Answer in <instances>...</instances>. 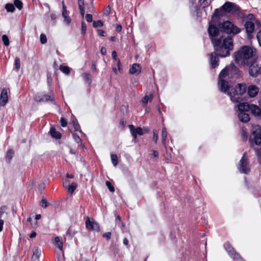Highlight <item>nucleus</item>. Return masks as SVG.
I'll return each mask as SVG.
<instances>
[{
  "instance_id": "obj_1",
  "label": "nucleus",
  "mask_w": 261,
  "mask_h": 261,
  "mask_svg": "<svg viewBox=\"0 0 261 261\" xmlns=\"http://www.w3.org/2000/svg\"><path fill=\"white\" fill-rule=\"evenodd\" d=\"M230 68L234 71L235 73H238V69L233 65L223 69L219 76V89L223 93H227L232 101L240 102L242 100V96L246 91L247 86L245 84H238L234 89H230V87L227 80L228 79Z\"/></svg>"
},
{
  "instance_id": "obj_2",
  "label": "nucleus",
  "mask_w": 261,
  "mask_h": 261,
  "mask_svg": "<svg viewBox=\"0 0 261 261\" xmlns=\"http://www.w3.org/2000/svg\"><path fill=\"white\" fill-rule=\"evenodd\" d=\"M220 31L216 28L212 22L210 23L208 32L212 38L213 44L215 50L218 55L222 57H226L230 54V50L233 48V41L231 37L224 38L221 37L219 38L216 37L220 33Z\"/></svg>"
},
{
  "instance_id": "obj_3",
  "label": "nucleus",
  "mask_w": 261,
  "mask_h": 261,
  "mask_svg": "<svg viewBox=\"0 0 261 261\" xmlns=\"http://www.w3.org/2000/svg\"><path fill=\"white\" fill-rule=\"evenodd\" d=\"M256 54L255 48L249 46H244L233 54L236 62L240 65H248Z\"/></svg>"
},
{
  "instance_id": "obj_4",
  "label": "nucleus",
  "mask_w": 261,
  "mask_h": 261,
  "mask_svg": "<svg viewBox=\"0 0 261 261\" xmlns=\"http://www.w3.org/2000/svg\"><path fill=\"white\" fill-rule=\"evenodd\" d=\"M239 7L232 3L227 2L221 8L215 10L214 16L220 17L223 16L225 13L234 14L239 11Z\"/></svg>"
},
{
  "instance_id": "obj_5",
  "label": "nucleus",
  "mask_w": 261,
  "mask_h": 261,
  "mask_svg": "<svg viewBox=\"0 0 261 261\" xmlns=\"http://www.w3.org/2000/svg\"><path fill=\"white\" fill-rule=\"evenodd\" d=\"M251 130L249 138L250 143H254L257 145H261V127L258 125H253Z\"/></svg>"
},
{
  "instance_id": "obj_6",
  "label": "nucleus",
  "mask_w": 261,
  "mask_h": 261,
  "mask_svg": "<svg viewBox=\"0 0 261 261\" xmlns=\"http://www.w3.org/2000/svg\"><path fill=\"white\" fill-rule=\"evenodd\" d=\"M220 31H223L227 34H232L233 35L238 34L240 32V29L229 21H226L220 24Z\"/></svg>"
},
{
  "instance_id": "obj_7",
  "label": "nucleus",
  "mask_w": 261,
  "mask_h": 261,
  "mask_svg": "<svg viewBox=\"0 0 261 261\" xmlns=\"http://www.w3.org/2000/svg\"><path fill=\"white\" fill-rule=\"evenodd\" d=\"M238 170L244 174H248L250 171V167L246 153L243 154L238 166Z\"/></svg>"
},
{
  "instance_id": "obj_8",
  "label": "nucleus",
  "mask_w": 261,
  "mask_h": 261,
  "mask_svg": "<svg viewBox=\"0 0 261 261\" xmlns=\"http://www.w3.org/2000/svg\"><path fill=\"white\" fill-rule=\"evenodd\" d=\"M224 248L229 254V256H230L231 257L237 259H240L241 258L240 255L236 252V251L229 243H225L224 244Z\"/></svg>"
},
{
  "instance_id": "obj_9",
  "label": "nucleus",
  "mask_w": 261,
  "mask_h": 261,
  "mask_svg": "<svg viewBox=\"0 0 261 261\" xmlns=\"http://www.w3.org/2000/svg\"><path fill=\"white\" fill-rule=\"evenodd\" d=\"M85 224L86 228L89 230H94L96 231H99L100 228L99 224L93 220L91 221L89 218H87Z\"/></svg>"
},
{
  "instance_id": "obj_10",
  "label": "nucleus",
  "mask_w": 261,
  "mask_h": 261,
  "mask_svg": "<svg viewBox=\"0 0 261 261\" xmlns=\"http://www.w3.org/2000/svg\"><path fill=\"white\" fill-rule=\"evenodd\" d=\"M259 68L258 65L253 62L249 67V74L251 76L256 77L259 75Z\"/></svg>"
},
{
  "instance_id": "obj_11",
  "label": "nucleus",
  "mask_w": 261,
  "mask_h": 261,
  "mask_svg": "<svg viewBox=\"0 0 261 261\" xmlns=\"http://www.w3.org/2000/svg\"><path fill=\"white\" fill-rule=\"evenodd\" d=\"M210 63L212 68H215L219 65V58L216 53H212L209 55Z\"/></svg>"
},
{
  "instance_id": "obj_12",
  "label": "nucleus",
  "mask_w": 261,
  "mask_h": 261,
  "mask_svg": "<svg viewBox=\"0 0 261 261\" xmlns=\"http://www.w3.org/2000/svg\"><path fill=\"white\" fill-rule=\"evenodd\" d=\"M8 92L6 89L3 88L0 95V105L4 106L8 101Z\"/></svg>"
},
{
  "instance_id": "obj_13",
  "label": "nucleus",
  "mask_w": 261,
  "mask_h": 261,
  "mask_svg": "<svg viewBox=\"0 0 261 261\" xmlns=\"http://www.w3.org/2000/svg\"><path fill=\"white\" fill-rule=\"evenodd\" d=\"M250 104L247 102H241L237 105L238 112H247L250 110Z\"/></svg>"
},
{
  "instance_id": "obj_14",
  "label": "nucleus",
  "mask_w": 261,
  "mask_h": 261,
  "mask_svg": "<svg viewBox=\"0 0 261 261\" xmlns=\"http://www.w3.org/2000/svg\"><path fill=\"white\" fill-rule=\"evenodd\" d=\"M129 128L130 131L132 133V135L133 136V137L135 138H137L138 135H143V130L141 127H137V128H135V127L134 126V125H129Z\"/></svg>"
},
{
  "instance_id": "obj_15",
  "label": "nucleus",
  "mask_w": 261,
  "mask_h": 261,
  "mask_svg": "<svg viewBox=\"0 0 261 261\" xmlns=\"http://www.w3.org/2000/svg\"><path fill=\"white\" fill-rule=\"evenodd\" d=\"M249 111L255 116L259 117L261 115V109L256 105L250 104Z\"/></svg>"
},
{
  "instance_id": "obj_16",
  "label": "nucleus",
  "mask_w": 261,
  "mask_h": 261,
  "mask_svg": "<svg viewBox=\"0 0 261 261\" xmlns=\"http://www.w3.org/2000/svg\"><path fill=\"white\" fill-rule=\"evenodd\" d=\"M141 71V67L139 64L134 63L132 65L131 68L129 70L130 74H139Z\"/></svg>"
},
{
  "instance_id": "obj_17",
  "label": "nucleus",
  "mask_w": 261,
  "mask_h": 261,
  "mask_svg": "<svg viewBox=\"0 0 261 261\" xmlns=\"http://www.w3.org/2000/svg\"><path fill=\"white\" fill-rule=\"evenodd\" d=\"M153 94L151 93L149 95L146 94L141 100L140 102L142 103V106H147L148 103L151 102L153 99Z\"/></svg>"
},
{
  "instance_id": "obj_18",
  "label": "nucleus",
  "mask_w": 261,
  "mask_h": 261,
  "mask_svg": "<svg viewBox=\"0 0 261 261\" xmlns=\"http://www.w3.org/2000/svg\"><path fill=\"white\" fill-rule=\"evenodd\" d=\"M41 253V251L38 247L34 248L33 250V255L32 258L33 261H38L40 256Z\"/></svg>"
},
{
  "instance_id": "obj_19",
  "label": "nucleus",
  "mask_w": 261,
  "mask_h": 261,
  "mask_svg": "<svg viewBox=\"0 0 261 261\" xmlns=\"http://www.w3.org/2000/svg\"><path fill=\"white\" fill-rule=\"evenodd\" d=\"M238 118L243 122H248L250 120L249 115L246 112H238Z\"/></svg>"
},
{
  "instance_id": "obj_20",
  "label": "nucleus",
  "mask_w": 261,
  "mask_h": 261,
  "mask_svg": "<svg viewBox=\"0 0 261 261\" xmlns=\"http://www.w3.org/2000/svg\"><path fill=\"white\" fill-rule=\"evenodd\" d=\"M258 92V89L257 87L251 85L248 87V93L250 97H255Z\"/></svg>"
},
{
  "instance_id": "obj_21",
  "label": "nucleus",
  "mask_w": 261,
  "mask_h": 261,
  "mask_svg": "<svg viewBox=\"0 0 261 261\" xmlns=\"http://www.w3.org/2000/svg\"><path fill=\"white\" fill-rule=\"evenodd\" d=\"M245 28L246 32L249 34H251L254 30V24L253 22L250 21H247L245 23Z\"/></svg>"
},
{
  "instance_id": "obj_22",
  "label": "nucleus",
  "mask_w": 261,
  "mask_h": 261,
  "mask_svg": "<svg viewBox=\"0 0 261 261\" xmlns=\"http://www.w3.org/2000/svg\"><path fill=\"white\" fill-rule=\"evenodd\" d=\"M35 100L38 101L53 100L54 97L51 95H47L46 94L43 95L41 97L39 95H36L35 97Z\"/></svg>"
},
{
  "instance_id": "obj_23",
  "label": "nucleus",
  "mask_w": 261,
  "mask_h": 261,
  "mask_svg": "<svg viewBox=\"0 0 261 261\" xmlns=\"http://www.w3.org/2000/svg\"><path fill=\"white\" fill-rule=\"evenodd\" d=\"M84 81L88 84L90 85L92 83V76L89 72L84 73L82 75Z\"/></svg>"
},
{
  "instance_id": "obj_24",
  "label": "nucleus",
  "mask_w": 261,
  "mask_h": 261,
  "mask_svg": "<svg viewBox=\"0 0 261 261\" xmlns=\"http://www.w3.org/2000/svg\"><path fill=\"white\" fill-rule=\"evenodd\" d=\"M50 133L53 138L57 139H60L61 137V134L59 132L57 131L55 128L53 127L50 129Z\"/></svg>"
},
{
  "instance_id": "obj_25",
  "label": "nucleus",
  "mask_w": 261,
  "mask_h": 261,
  "mask_svg": "<svg viewBox=\"0 0 261 261\" xmlns=\"http://www.w3.org/2000/svg\"><path fill=\"white\" fill-rule=\"evenodd\" d=\"M167 137V132L165 127L162 129V143L165 147H166V140Z\"/></svg>"
},
{
  "instance_id": "obj_26",
  "label": "nucleus",
  "mask_w": 261,
  "mask_h": 261,
  "mask_svg": "<svg viewBox=\"0 0 261 261\" xmlns=\"http://www.w3.org/2000/svg\"><path fill=\"white\" fill-rule=\"evenodd\" d=\"M77 187V185L75 182H72L66 188L69 193L72 194Z\"/></svg>"
},
{
  "instance_id": "obj_27",
  "label": "nucleus",
  "mask_w": 261,
  "mask_h": 261,
  "mask_svg": "<svg viewBox=\"0 0 261 261\" xmlns=\"http://www.w3.org/2000/svg\"><path fill=\"white\" fill-rule=\"evenodd\" d=\"M5 8L8 12H13L15 11V7L13 4L11 3L6 4Z\"/></svg>"
},
{
  "instance_id": "obj_28",
  "label": "nucleus",
  "mask_w": 261,
  "mask_h": 261,
  "mask_svg": "<svg viewBox=\"0 0 261 261\" xmlns=\"http://www.w3.org/2000/svg\"><path fill=\"white\" fill-rule=\"evenodd\" d=\"M13 154L14 151L12 150L9 149L8 150L6 155V159L7 162L9 163L10 162L11 160L13 158Z\"/></svg>"
},
{
  "instance_id": "obj_29",
  "label": "nucleus",
  "mask_w": 261,
  "mask_h": 261,
  "mask_svg": "<svg viewBox=\"0 0 261 261\" xmlns=\"http://www.w3.org/2000/svg\"><path fill=\"white\" fill-rule=\"evenodd\" d=\"M55 243L58 246V248L61 250H62L63 249V243L60 240L59 237H56L54 239Z\"/></svg>"
},
{
  "instance_id": "obj_30",
  "label": "nucleus",
  "mask_w": 261,
  "mask_h": 261,
  "mask_svg": "<svg viewBox=\"0 0 261 261\" xmlns=\"http://www.w3.org/2000/svg\"><path fill=\"white\" fill-rule=\"evenodd\" d=\"M60 70L66 74H69L70 72V68L67 66H60Z\"/></svg>"
},
{
  "instance_id": "obj_31",
  "label": "nucleus",
  "mask_w": 261,
  "mask_h": 261,
  "mask_svg": "<svg viewBox=\"0 0 261 261\" xmlns=\"http://www.w3.org/2000/svg\"><path fill=\"white\" fill-rule=\"evenodd\" d=\"M14 69L18 71L20 67V60L18 57H16L15 59V63H14Z\"/></svg>"
},
{
  "instance_id": "obj_32",
  "label": "nucleus",
  "mask_w": 261,
  "mask_h": 261,
  "mask_svg": "<svg viewBox=\"0 0 261 261\" xmlns=\"http://www.w3.org/2000/svg\"><path fill=\"white\" fill-rule=\"evenodd\" d=\"M62 16L64 18V21L69 24L71 22V19L67 14V12H62Z\"/></svg>"
},
{
  "instance_id": "obj_33",
  "label": "nucleus",
  "mask_w": 261,
  "mask_h": 261,
  "mask_svg": "<svg viewBox=\"0 0 261 261\" xmlns=\"http://www.w3.org/2000/svg\"><path fill=\"white\" fill-rule=\"evenodd\" d=\"M76 233V231H75L74 229H73L72 227H70L67 232H66V234L67 236H69L71 237H73L75 233Z\"/></svg>"
},
{
  "instance_id": "obj_34",
  "label": "nucleus",
  "mask_w": 261,
  "mask_h": 261,
  "mask_svg": "<svg viewBox=\"0 0 261 261\" xmlns=\"http://www.w3.org/2000/svg\"><path fill=\"white\" fill-rule=\"evenodd\" d=\"M14 4L15 7L19 10L22 8V3L19 0H14Z\"/></svg>"
},
{
  "instance_id": "obj_35",
  "label": "nucleus",
  "mask_w": 261,
  "mask_h": 261,
  "mask_svg": "<svg viewBox=\"0 0 261 261\" xmlns=\"http://www.w3.org/2000/svg\"><path fill=\"white\" fill-rule=\"evenodd\" d=\"M2 41L3 42L5 46H9V43H10L9 40L8 36L6 35H3L2 36Z\"/></svg>"
},
{
  "instance_id": "obj_36",
  "label": "nucleus",
  "mask_w": 261,
  "mask_h": 261,
  "mask_svg": "<svg viewBox=\"0 0 261 261\" xmlns=\"http://www.w3.org/2000/svg\"><path fill=\"white\" fill-rule=\"evenodd\" d=\"M111 160L112 162V163L114 166H116L118 164V159L117 156L116 154H111Z\"/></svg>"
},
{
  "instance_id": "obj_37",
  "label": "nucleus",
  "mask_w": 261,
  "mask_h": 261,
  "mask_svg": "<svg viewBox=\"0 0 261 261\" xmlns=\"http://www.w3.org/2000/svg\"><path fill=\"white\" fill-rule=\"evenodd\" d=\"M73 126L76 131H80V132H82L80 129V125L77 122L76 120L72 121Z\"/></svg>"
},
{
  "instance_id": "obj_38",
  "label": "nucleus",
  "mask_w": 261,
  "mask_h": 261,
  "mask_svg": "<svg viewBox=\"0 0 261 261\" xmlns=\"http://www.w3.org/2000/svg\"><path fill=\"white\" fill-rule=\"evenodd\" d=\"M93 25L94 28H97L99 27H102L103 25V22L101 20L94 21L93 22Z\"/></svg>"
},
{
  "instance_id": "obj_39",
  "label": "nucleus",
  "mask_w": 261,
  "mask_h": 261,
  "mask_svg": "<svg viewBox=\"0 0 261 261\" xmlns=\"http://www.w3.org/2000/svg\"><path fill=\"white\" fill-rule=\"evenodd\" d=\"M255 153L258 158V161L261 164V149H255Z\"/></svg>"
},
{
  "instance_id": "obj_40",
  "label": "nucleus",
  "mask_w": 261,
  "mask_h": 261,
  "mask_svg": "<svg viewBox=\"0 0 261 261\" xmlns=\"http://www.w3.org/2000/svg\"><path fill=\"white\" fill-rule=\"evenodd\" d=\"M40 42L42 44H45L47 42V38L45 35L41 34L40 36Z\"/></svg>"
},
{
  "instance_id": "obj_41",
  "label": "nucleus",
  "mask_w": 261,
  "mask_h": 261,
  "mask_svg": "<svg viewBox=\"0 0 261 261\" xmlns=\"http://www.w3.org/2000/svg\"><path fill=\"white\" fill-rule=\"evenodd\" d=\"M106 185L111 192H114V187L113 186H112L111 183L109 181H107L106 182Z\"/></svg>"
},
{
  "instance_id": "obj_42",
  "label": "nucleus",
  "mask_w": 261,
  "mask_h": 261,
  "mask_svg": "<svg viewBox=\"0 0 261 261\" xmlns=\"http://www.w3.org/2000/svg\"><path fill=\"white\" fill-rule=\"evenodd\" d=\"M241 136L243 140H246L247 139V133L246 129L242 128L241 130Z\"/></svg>"
},
{
  "instance_id": "obj_43",
  "label": "nucleus",
  "mask_w": 261,
  "mask_h": 261,
  "mask_svg": "<svg viewBox=\"0 0 261 261\" xmlns=\"http://www.w3.org/2000/svg\"><path fill=\"white\" fill-rule=\"evenodd\" d=\"M212 2V0H200L201 4L203 7L207 6Z\"/></svg>"
},
{
  "instance_id": "obj_44",
  "label": "nucleus",
  "mask_w": 261,
  "mask_h": 261,
  "mask_svg": "<svg viewBox=\"0 0 261 261\" xmlns=\"http://www.w3.org/2000/svg\"><path fill=\"white\" fill-rule=\"evenodd\" d=\"M72 136L76 142L80 143L81 142L80 137L76 134L72 133Z\"/></svg>"
},
{
  "instance_id": "obj_45",
  "label": "nucleus",
  "mask_w": 261,
  "mask_h": 261,
  "mask_svg": "<svg viewBox=\"0 0 261 261\" xmlns=\"http://www.w3.org/2000/svg\"><path fill=\"white\" fill-rule=\"evenodd\" d=\"M87 26L85 22L82 21V33L83 35H85L86 33Z\"/></svg>"
},
{
  "instance_id": "obj_46",
  "label": "nucleus",
  "mask_w": 261,
  "mask_h": 261,
  "mask_svg": "<svg viewBox=\"0 0 261 261\" xmlns=\"http://www.w3.org/2000/svg\"><path fill=\"white\" fill-rule=\"evenodd\" d=\"M40 205L41 206L46 208L48 206V203L46 200L44 198H43L41 201Z\"/></svg>"
},
{
  "instance_id": "obj_47",
  "label": "nucleus",
  "mask_w": 261,
  "mask_h": 261,
  "mask_svg": "<svg viewBox=\"0 0 261 261\" xmlns=\"http://www.w3.org/2000/svg\"><path fill=\"white\" fill-rule=\"evenodd\" d=\"M78 5H79V9L85 8L84 0H78Z\"/></svg>"
},
{
  "instance_id": "obj_48",
  "label": "nucleus",
  "mask_w": 261,
  "mask_h": 261,
  "mask_svg": "<svg viewBox=\"0 0 261 261\" xmlns=\"http://www.w3.org/2000/svg\"><path fill=\"white\" fill-rule=\"evenodd\" d=\"M60 122H61V126L63 127H65L67 125V121L63 117L61 118Z\"/></svg>"
},
{
  "instance_id": "obj_49",
  "label": "nucleus",
  "mask_w": 261,
  "mask_h": 261,
  "mask_svg": "<svg viewBox=\"0 0 261 261\" xmlns=\"http://www.w3.org/2000/svg\"><path fill=\"white\" fill-rule=\"evenodd\" d=\"M111 233L110 232H108L106 233H105L103 234V237L106 238L107 240H109L111 239Z\"/></svg>"
},
{
  "instance_id": "obj_50",
  "label": "nucleus",
  "mask_w": 261,
  "mask_h": 261,
  "mask_svg": "<svg viewBox=\"0 0 261 261\" xmlns=\"http://www.w3.org/2000/svg\"><path fill=\"white\" fill-rule=\"evenodd\" d=\"M86 19L88 22H92V16L91 14H87L86 15Z\"/></svg>"
},
{
  "instance_id": "obj_51",
  "label": "nucleus",
  "mask_w": 261,
  "mask_h": 261,
  "mask_svg": "<svg viewBox=\"0 0 261 261\" xmlns=\"http://www.w3.org/2000/svg\"><path fill=\"white\" fill-rule=\"evenodd\" d=\"M63 185L64 187L66 189L70 185V184L68 179H65L63 181Z\"/></svg>"
},
{
  "instance_id": "obj_52",
  "label": "nucleus",
  "mask_w": 261,
  "mask_h": 261,
  "mask_svg": "<svg viewBox=\"0 0 261 261\" xmlns=\"http://www.w3.org/2000/svg\"><path fill=\"white\" fill-rule=\"evenodd\" d=\"M257 39L259 45L261 47V31H259L257 34Z\"/></svg>"
},
{
  "instance_id": "obj_53",
  "label": "nucleus",
  "mask_w": 261,
  "mask_h": 261,
  "mask_svg": "<svg viewBox=\"0 0 261 261\" xmlns=\"http://www.w3.org/2000/svg\"><path fill=\"white\" fill-rule=\"evenodd\" d=\"M153 139L155 142V143L157 142V140L158 139V135L155 131L153 132Z\"/></svg>"
},
{
  "instance_id": "obj_54",
  "label": "nucleus",
  "mask_w": 261,
  "mask_h": 261,
  "mask_svg": "<svg viewBox=\"0 0 261 261\" xmlns=\"http://www.w3.org/2000/svg\"><path fill=\"white\" fill-rule=\"evenodd\" d=\"M97 33L100 36H106V32L102 30H98Z\"/></svg>"
},
{
  "instance_id": "obj_55",
  "label": "nucleus",
  "mask_w": 261,
  "mask_h": 261,
  "mask_svg": "<svg viewBox=\"0 0 261 261\" xmlns=\"http://www.w3.org/2000/svg\"><path fill=\"white\" fill-rule=\"evenodd\" d=\"M246 18L247 20L251 21L254 19V16L252 14H249L247 16Z\"/></svg>"
},
{
  "instance_id": "obj_56",
  "label": "nucleus",
  "mask_w": 261,
  "mask_h": 261,
  "mask_svg": "<svg viewBox=\"0 0 261 261\" xmlns=\"http://www.w3.org/2000/svg\"><path fill=\"white\" fill-rule=\"evenodd\" d=\"M112 57L114 59V60L115 61H116V62H117V61L118 60H119V59H118L117 58V53L115 51H112Z\"/></svg>"
},
{
  "instance_id": "obj_57",
  "label": "nucleus",
  "mask_w": 261,
  "mask_h": 261,
  "mask_svg": "<svg viewBox=\"0 0 261 261\" xmlns=\"http://www.w3.org/2000/svg\"><path fill=\"white\" fill-rule=\"evenodd\" d=\"M111 9L110 7L109 6H108L106 7V8L105 10L104 14L108 15L110 13Z\"/></svg>"
},
{
  "instance_id": "obj_58",
  "label": "nucleus",
  "mask_w": 261,
  "mask_h": 261,
  "mask_svg": "<svg viewBox=\"0 0 261 261\" xmlns=\"http://www.w3.org/2000/svg\"><path fill=\"white\" fill-rule=\"evenodd\" d=\"M117 66L118 67V70L120 72H121V70H122V69L121 68V62H120V60H118L117 61Z\"/></svg>"
},
{
  "instance_id": "obj_59",
  "label": "nucleus",
  "mask_w": 261,
  "mask_h": 261,
  "mask_svg": "<svg viewBox=\"0 0 261 261\" xmlns=\"http://www.w3.org/2000/svg\"><path fill=\"white\" fill-rule=\"evenodd\" d=\"M5 210V206H2L0 208V218L2 216Z\"/></svg>"
},
{
  "instance_id": "obj_60",
  "label": "nucleus",
  "mask_w": 261,
  "mask_h": 261,
  "mask_svg": "<svg viewBox=\"0 0 261 261\" xmlns=\"http://www.w3.org/2000/svg\"><path fill=\"white\" fill-rule=\"evenodd\" d=\"M101 54L105 55L107 53L106 48L104 47H102L100 50Z\"/></svg>"
},
{
  "instance_id": "obj_61",
  "label": "nucleus",
  "mask_w": 261,
  "mask_h": 261,
  "mask_svg": "<svg viewBox=\"0 0 261 261\" xmlns=\"http://www.w3.org/2000/svg\"><path fill=\"white\" fill-rule=\"evenodd\" d=\"M4 221L2 219H0V232L3 230V226L4 225Z\"/></svg>"
},
{
  "instance_id": "obj_62",
  "label": "nucleus",
  "mask_w": 261,
  "mask_h": 261,
  "mask_svg": "<svg viewBox=\"0 0 261 261\" xmlns=\"http://www.w3.org/2000/svg\"><path fill=\"white\" fill-rule=\"evenodd\" d=\"M122 30V26L121 25H117L116 27V30L118 32H121Z\"/></svg>"
},
{
  "instance_id": "obj_63",
  "label": "nucleus",
  "mask_w": 261,
  "mask_h": 261,
  "mask_svg": "<svg viewBox=\"0 0 261 261\" xmlns=\"http://www.w3.org/2000/svg\"><path fill=\"white\" fill-rule=\"evenodd\" d=\"M152 155L155 158H158V156H159L158 152L155 150H153L152 151Z\"/></svg>"
},
{
  "instance_id": "obj_64",
  "label": "nucleus",
  "mask_w": 261,
  "mask_h": 261,
  "mask_svg": "<svg viewBox=\"0 0 261 261\" xmlns=\"http://www.w3.org/2000/svg\"><path fill=\"white\" fill-rule=\"evenodd\" d=\"M36 234H36V232H35V231H32V232H31V233L30 234V237L31 238H34L36 237Z\"/></svg>"
}]
</instances>
